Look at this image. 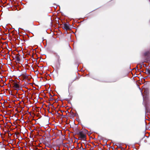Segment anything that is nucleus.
<instances>
[{
    "instance_id": "f257e3e1",
    "label": "nucleus",
    "mask_w": 150,
    "mask_h": 150,
    "mask_svg": "<svg viewBox=\"0 0 150 150\" xmlns=\"http://www.w3.org/2000/svg\"><path fill=\"white\" fill-rule=\"evenodd\" d=\"M86 139V134L82 132H79V139H83L85 140Z\"/></svg>"
},
{
    "instance_id": "20e7f679",
    "label": "nucleus",
    "mask_w": 150,
    "mask_h": 150,
    "mask_svg": "<svg viewBox=\"0 0 150 150\" xmlns=\"http://www.w3.org/2000/svg\"><path fill=\"white\" fill-rule=\"evenodd\" d=\"M146 72L147 74H150V70L149 69H147L146 70Z\"/></svg>"
},
{
    "instance_id": "f03ea898",
    "label": "nucleus",
    "mask_w": 150,
    "mask_h": 150,
    "mask_svg": "<svg viewBox=\"0 0 150 150\" xmlns=\"http://www.w3.org/2000/svg\"><path fill=\"white\" fill-rule=\"evenodd\" d=\"M13 87L15 90H19L20 87L18 84L16 82H14L13 84Z\"/></svg>"
},
{
    "instance_id": "7ed1b4c3",
    "label": "nucleus",
    "mask_w": 150,
    "mask_h": 150,
    "mask_svg": "<svg viewBox=\"0 0 150 150\" xmlns=\"http://www.w3.org/2000/svg\"><path fill=\"white\" fill-rule=\"evenodd\" d=\"M64 28L66 30L69 29V25L67 24H64Z\"/></svg>"
}]
</instances>
